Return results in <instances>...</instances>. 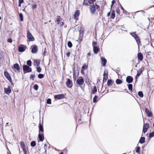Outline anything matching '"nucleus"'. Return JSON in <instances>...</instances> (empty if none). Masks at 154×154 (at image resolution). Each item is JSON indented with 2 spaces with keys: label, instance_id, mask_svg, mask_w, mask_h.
<instances>
[{
  "label": "nucleus",
  "instance_id": "obj_1",
  "mask_svg": "<svg viewBox=\"0 0 154 154\" xmlns=\"http://www.w3.org/2000/svg\"><path fill=\"white\" fill-rule=\"evenodd\" d=\"M88 5L90 6V12L93 14H94L96 9H98L100 7L96 3Z\"/></svg>",
  "mask_w": 154,
  "mask_h": 154
},
{
  "label": "nucleus",
  "instance_id": "obj_2",
  "mask_svg": "<svg viewBox=\"0 0 154 154\" xmlns=\"http://www.w3.org/2000/svg\"><path fill=\"white\" fill-rule=\"evenodd\" d=\"M136 32H133L130 33V35L133 37L135 39L138 45V48H139V46L141 45V42L140 40V38L138 35L135 34Z\"/></svg>",
  "mask_w": 154,
  "mask_h": 154
},
{
  "label": "nucleus",
  "instance_id": "obj_3",
  "mask_svg": "<svg viewBox=\"0 0 154 154\" xmlns=\"http://www.w3.org/2000/svg\"><path fill=\"white\" fill-rule=\"evenodd\" d=\"M23 69L24 73L31 72L32 68L27 65H24L23 66Z\"/></svg>",
  "mask_w": 154,
  "mask_h": 154
},
{
  "label": "nucleus",
  "instance_id": "obj_4",
  "mask_svg": "<svg viewBox=\"0 0 154 154\" xmlns=\"http://www.w3.org/2000/svg\"><path fill=\"white\" fill-rule=\"evenodd\" d=\"M76 83L79 85H83L84 82V80L82 77H80L77 79L76 81Z\"/></svg>",
  "mask_w": 154,
  "mask_h": 154
},
{
  "label": "nucleus",
  "instance_id": "obj_5",
  "mask_svg": "<svg viewBox=\"0 0 154 154\" xmlns=\"http://www.w3.org/2000/svg\"><path fill=\"white\" fill-rule=\"evenodd\" d=\"M27 38L30 41H33L35 40L34 38L32 35L31 33L29 31L27 32Z\"/></svg>",
  "mask_w": 154,
  "mask_h": 154
},
{
  "label": "nucleus",
  "instance_id": "obj_6",
  "mask_svg": "<svg viewBox=\"0 0 154 154\" xmlns=\"http://www.w3.org/2000/svg\"><path fill=\"white\" fill-rule=\"evenodd\" d=\"M66 85L67 87L69 88H71L72 86V81L69 79H67V81L66 82Z\"/></svg>",
  "mask_w": 154,
  "mask_h": 154
},
{
  "label": "nucleus",
  "instance_id": "obj_7",
  "mask_svg": "<svg viewBox=\"0 0 154 154\" xmlns=\"http://www.w3.org/2000/svg\"><path fill=\"white\" fill-rule=\"evenodd\" d=\"M64 97L65 95L63 94L56 95L54 96V98L55 100L61 99L64 98Z\"/></svg>",
  "mask_w": 154,
  "mask_h": 154
},
{
  "label": "nucleus",
  "instance_id": "obj_8",
  "mask_svg": "<svg viewBox=\"0 0 154 154\" xmlns=\"http://www.w3.org/2000/svg\"><path fill=\"white\" fill-rule=\"evenodd\" d=\"M26 48V47L25 45H21L19 46L18 50L20 52H23L25 50Z\"/></svg>",
  "mask_w": 154,
  "mask_h": 154
},
{
  "label": "nucleus",
  "instance_id": "obj_9",
  "mask_svg": "<svg viewBox=\"0 0 154 154\" xmlns=\"http://www.w3.org/2000/svg\"><path fill=\"white\" fill-rule=\"evenodd\" d=\"M4 74L5 76L8 80L10 82H11L12 79L9 73L7 71H5L4 72Z\"/></svg>",
  "mask_w": 154,
  "mask_h": 154
},
{
  "label": "nucleus",
  "instance_id": "obj_10",
  "mask_svg": "<svg viewBox=\"0 0 154 154\" xmlns=\"http://www.w3.org/2000/svg\"><path fill=\"white\" fill-rule=\"evenodd\" d=\"M149 127V125L147 123H146L143 125V132L145 133L147 131Z\"/></svg>",
  "mask_w": 154,
  "mask_h": 154
},
{
  "label": "nucleus",
  "instance_id": "obj_11",
  "mask_svg": "<svg viewBox=\"0 0 154 154\" xmlns=\"http://www.w3.org/2000/svg\"><path fill=\"white\" fill-rule=\"evenodd\" d=\"M133 81V78L131 76H128L126 78V82L128 83H132Z\"/></svg>",
  "mask_w": 154,
  "mask_h": 154
},
{
  "label": "nucleus",
  "instance_id": "obj_12",
  "mask_svg": "<svg viewBox=\"0 0 154 154\" xmlns=\"http://www.w3.org/2000/svg\"><path fill=\"white\" fill-rule=\"evenodd\" d=\"M32 48L31 50V52L33 53H36L38 50L37 46L35 45H34L32 46Z\"/></svg>",
  "mask_w": 154,
  "mask_h": 154
},
{
  "label": "nucleus",
  "instance_id": "obj_13",
  "mask_svg": "<svg viewBox=\"0 0 154 154\" xmlns=\"http://www.w3.org/2000/svg\"><path fill=\"white\" fill-rule=\"evenodd\" d=\"M4 89L5 93L7 94H9L11 92V87L10 86H8L7 88H5Z\"/></svg>",
  "mask_w": 154,
  "mask_h": 154
},
{
  "label": "nucleus",
  "instance_id": "obj_14",
  "mask_svg": "<svg viewBox=\"0 0 154 154\" xmlns=\"http://www.w3.org/2000/svg\"><path fill=\"white\" fill-rule=\"evenodd\" d=\"M38 137L39 140L41 142H42L44 139L43 133H39Z\"/></svg>",
  "mask_w": 154,
  "mask_h": 154
},
{
  "label": "nucleus",
  "instance_id": "obj_15",
  "mask_svg": "<svg viewBox=\"0 0 154 154\" xmlns=\"http://www.w3.org/2000/svg\"><path fill=\"white\" fill-rule=\"evenodd\" d=\"M145 111L148 117H151L152 116V114L151 111L147 108H146Z\"/></svg>",
  "mask_w": 154,
  "mask_h": 154
},
{
  "label": "nucleus",
  "instance_id": "obj_16",
  "mask_svg": "<svg viewBox=\"0 0 154 154\" xmlns=\"http://www.w3.org/2000/svg\"><path fill=\"white\" fill-rule=\"evenodd\" d=\"M108 72L107 70L105 69L104 70L103 74V79H106L107 80L108 77Z\"/></svg>",
  "mask_w": 154,
  "mask_h": 154
},
{
  "label": "nucleus",
  "instance_id": "obj_17",
  "mask_svg": "<svg viewBox=\"0 0 154 154\" xmlns=\"http://www.w3.org/2000/svg\"><path fill=\"white\" fill-rule=\"evenodd\" d=\"M142 68L139 69L137 71V73L136 75L135 76V79L137 80V79L138 77L140 76V75L141 74L142 72Z\"/></svg>",
  "mask_w": 154,
  "mask_h": 154
},
{
  "label": "nucleus",
  "instance_id": "obj_18",
  "mask_svg": "<svg viewBox=\"0 0 154 154\" xmlns=\"http://www.w3.org/2000/svg\"><path fill=\"white\" fill-rule=\"evenodd\" d=\"M39 133H43L44 132V129L43 125H42L41 123H40L39 124Z\"/></svg>",
  "mask_w": 154,
  "mask_h": 154
},
{
  "label": "nucleus",
  "instance_id": "obj_19",
  "mask_svg": "<svg viewBox=\"0 0 154 154\" xmlns=\"http://www.w3.org/2000/svg\"><path fill=\"white\" fill-rule=\"evenodd\" d=\"M93 51L94 54H97L99 51V48L97 46H94L93 47Z\"/></svg>",
  "mask_w": 154,
  "mask_h": 154
},
{
  "label": "nucleus",
  "instance_id": "obj_20",
  "mask_svg": "<svg viewBox=\"0 0 154 154\" xmlns=\"http://www.w3.org/2000/svg\"><path fill=\"white\" fill-rule=\"evenodd\" d=\"M137 57L138 60L140 61L142 60L143 58V55L141 53H138L137 54Z\"/></svg>",
  "mask_w": 154,
  "mask_h": 154
},
{
  "label": "nucleus",
  "instance_id": "obj_21",
  "mask_svg": "<svg viewBox=\"0 0 154 154\" xmlns=\"http://www.w3.org/2000/svg\"><path fill=\"white\" fill-rule=\"evenodd\" d=\"M101 59L102 60L103 63V66H105L106 65L107 61L106 59L103 57H101Z\"/></svg>",
  "mask_w": 154,
  "mask_h": 154
},
{
  "label": "nucleus",
  "instance_id": "obj_22",
  "mask_svg": "<svg viewBox=\"0 0 154 154\" xmlns=\"http://www.w3.org/2000/svg\"><path fill=\"white\" fill-rule=\"evenodd\" d=\"M81 116L80 114H76L75 116V119L76 121L81 120Z\"/></svg>",
  "mask_w": 154,
  "mask_h": 154
},
{
  "label": "nucleus",
  "instance_id": "obj_23",
  "mask_svg": "<svg viewBox=\"0 0 154 154\" xmlns=\"http://www.w3.org/2000/svg\"><path fill=\"white\" fill-rule=\"evenodd\" d=\"M113 82L112 80V79H109L107 81V84L108 86H110L112 85L113 84Z\"/></svg>",
  "mask_w": 154,
  "mask_h": 154
},
{
  "label": "nucleus",
  "instance_id": "obj_24",
  "mask_svg": "<svg viewBox=\"0 0 154 154\" xmlns=\"http://www.w3.org/2000/svg\"><path fill=\"white\" fill-rule=\"evenodd\" d=\"M14 68L18 71L20 70V66L17 63H15L14 65Z\"/></svg>",
  "mask_w": 154,
  "mask_h": 154
},
{
  "label": "nucleus",
  "instance_id": "obj_25",
  "mask_svg": "<svg viewBox=\"0 0 154 154\" xmlns=\"http://www.w3.org/2000/svg\"><path fill=\"white\" fill-rule=\"evenodd\" d=\"M145 142V138L144 137H141L140 138L139 142L141 144L144 143Z\"/></svg>",
  "mask_w": 154,
  "mask_h": 154
},
{
  "label": "nucleus",
  "instance_id": "obj_26",
  "mask_svg": "<svg viewBox=\"0 0 154 154\" xmlns=\"http://www.w3.org/2000/svg\"><path fill=\"white\" fill-rule=\"evenodd\" d=\"M97 91V87L96 86H94L93 89L91 91V94H95Z\"/></svg>",
  "mask_w": 154,
  "mask_h": 154
},
{
  "label": "nucleus",
  "instance_id": "obj_27",
  "mask_svg": "<svg viewBox=\"0 0 154 154\" xmlns=\"http://www.w3.org/2000/svg\"><path fill=\"white\" fill-rule=\"evenodd\" d=\"M79 14L80 11L79 10L76 11L74 15V17L76 18L77 17L79 16Z\"/></svg>",
  "mask_w": 154,
  "mask_h": 154
},
{
  "label": "nucleus",
  "instance_id": "obj_28",
  "mask_svg": "<svg viewBox=\"0 0 154 154\" xmlns=\"http://www.w3.org/2000/svg\"><path fill=\"white\" fill-rule=\"evenodd\" d=\"M115 17V11L114 10H113L112 12V14L110 18L111 19H114Z\"/></svg>",
  "mask_w": 154,
  "mask_h": 154
},
{
  "label": "nucleus",
  "instance_id": "obj_29",
  "mask_svg": "<svg viewBox=\"0 0 154 154\" xmlns=\"http://www.w3.org/2000/svg\"><path fill=\"white\" fill-rule=\"evenodd\" d=\"M116 82L117 84L119 85L122 82V81L121 79H118L116 80Z\"/></svg>",
  "mask_w": 154,
  "mask_h": 154
},
{
  "label": "nucleus",
  "instance_id": "obj_30",
  "mask_svg": "<svg viewBox=\"0 0 154 154\" xmlns=\"http://www.w3.org/2000/svg\"><path fill=\"white\" fill-rule=\"evenodd\" d=\"M32 62L30 60H28L27 61L26 64L29 66H32Z\"/></svg>",
  "mask_w": 154,
  "mask_h": 154
},
{
  "label": "nucleus",
  "instance_id": "obj_31",
  "mask_svg": "<svg viewBox=\"0 0 154 154\" xmlns=\"http://www.w3.org/2000/svg\"><path fill=\"white\" fill-rule=\"evenodd\" d=\"M19 17L20 18V21H22L23 20V16L22 13H20L19 14Z\"/></svg>",
  "mask_w": 154,
  "mask_h": 154
},
{
  "label": "nucleus",
  "instance_id": "obj_32",
  "mask_svg": "<svg viewBox=\"0 0 154 154\" xmlns=\"http://www.w3.org/2000/svg\"><path fill=\"white\" fill-rule=\"evenodd\" d=\"M34 62L36 64L37 66H38L40 64V61L38 60H35Z\"/></svg>",
  "mask_w": 154,
  "mask_h": 154
},
{
  "label": "nucleus",
  "instance_id": "obj_33",
  "mask_svg": "<svg viewBox=\"0 0 154 154\" xmlns=\"http://www.w3.org/2000/svg\"><path fill=\"white\" fill-rule=\"evenodd\" d=\"M128 89L130 91H132L133 89V85L132 84H130L128 85Z\"/></svg>",
  "mask_w": 154,
  "mask_h": 154
},
{
  "label": "nucleus",
  "instance_id": "obj_34",
  "mask_svg": "<svg viewBox=\"0 0 154 154\" xmlns=\"http://www.w3.org/2000/svg\"><path fill=\"white\" fill-rule=\"evenodd\" d=\"M138 95L141 98L143 97V93L141 91H139L138 92Z\"/></svg>",
  "mask_w": 154,
  "mask_h": 154
},
{
  "label": "nucleus",
  "instance_id": "obj_35",
  "mask_svg": "<svg viewBox=\"0 0 154 154\" xmlns=\"http://www.w3.org/2000/svg\"><path fill=\"white\" fill-rule=\"evenodd\" d=\"M98 98V96L96 95H95L93 99V102L94 103H95L97 102V100Z\"/></svg>",
  "mask_w": 154,
  "mask_h": 154
},
{
  "label": "nucleus",
  "instance_id": "obj_36",
  "mask_svg": "<svg viewBox=\"0 0 154 154\" xmlns=\"http://www.w3.org/2000/svg\"><path fill=\"white\" fill-rule=\"evenodd\" d=\"M30 145L32 147H34L36 145L35 142L34 141H32L30 143Z\"/></svg>",
  "mask_w": 154,
  "mask_h": 154
},
{
  "label": "nucleus",
  "instance_id": "obj_37",
  "mask_svg": "<svg viewBox=\"0 0 154 154\" xmlns=\"http://www.w3.org/2000/svg\"><path fill=\"white\" fill-rule=\"evenodd\" d=\"M120 8L122 9V10L123 11V13H125V14H127V12L125 10V9L124 8L122 7L121 5L120 4Z\"/></svg>",
  "mask_w": 154,
  "mask_h": 154
},
{
  "label": "nucleus",
  "instance_id": "obj_38",
  "mask_svg": "<svg viewBox=\"0 0 154 154\" xmlns=\"http://www.w3.org/2000/svg\"><path fill=\"white\" fill-rule=\"evenodd\" d=\"M67 45L68 47L69 48H71L72 46V43L70 41H69L68 42Z\"/></svg>",
  "mask_w": 154,
  "mask_h": 154
},
{
  "label": "nucleus",
  "instance_id": "obj_39",
  "mask_svg": "<svg viewBox=\"0 0 154 154\" xmlns=\"http://www.w3.org/2000/svg\"><path fill=\"white\" fill-rule=\"evenodd\" d=\"M61 18L60 16H57V18L56 19V21L57 22V24H59L60 22V19Z\"/></svg>",
  "mask_w": 154,
  "mask_h": 154
},
{
  "label": "nucleus",
  "instance_id": "obj_40",
  "mask_svg": "<svg viewBox=\"0 0 154 154\" xmlns=\"http://www.w3.org/2000/svg\"><path fill=\"white\" fill-rule=\"evenodd\" d=\"M20 145L22 149L25 148V144L23 141H21L20 142Z\"/></svg>",
  "mask_w": 154,
  "mask_h": 154
},
{
  "label": "nucleus",
  "instance_id": "obj_41",
  "mask_svg": "<svg viewBox=\"0 0 154 154\" xmlns=\"http://www.w3.org/2000/svg\"><path fill=\"white\" fill-rule=\"evenodd\" d=\"M88 5L92 4V3L94 4V2L96 1V0H88Z\"/></svg>",
  "mask_w": 154,
  "mask_h": 154
},
{
  "label": "nucleus",
  "instance_id": "obj_42",
  "mask_svg": "<svg viewBox=\"0 0 154 154\" xmlns=\"http://www.w3.org/2000/svg\"><path fill=\"white\" fill-rule=\"evenodd\" d=\"M140 147L138 146L136 147V152L137 153H139L140 151Z\"/></svg>",
  "mask_w": 154,
  "mask_h": 154
},
{
  "label": "nucleus",
  "instance_id": "obj_43",
  "mask_svg": "<svg viewBox=\"0 0 154 154\" xmlns=\"http://www.w3.org/2000/svg\"><path fill=\"white\" fill-rule=\"evenodd\" d=\"M83 5L89 6L88 1V0H84Z\"/></svg>",
  "mask_w": 154,
  "mask_h": 154
},
{
  "label": "nucleus",
  "instance_id": "obj_44",
  "mask_svg": "<svg viewBox=\"0 0 154 154\" xmlns=\"http://www.w3.org/2000/svg\"><path fill=\"white\" fill-rule=\"evenodd\" d=\"M44 76V75L42 74H39L38 75V78L40 79L43 78Z\"/></svg>",
  "mask_w": 154,
  "mask_h": 154
},
{
  "label": "nucleus",
  "instance_id": "obj_45",
  "mask_svg": "<svg viewBox=\"0 0 154 154\" xmlns=\"http://www.w3.org/2000/svg\"><path fill=\"white\" fill-rule=\"evenodd\" d=\"M37 71L38 72H40L41 71L42 69L40 66H38L36 67Z\"/></svg>",
  "mask_w": 154,
  "mask_h": 154
},
{
  "label": "nucleus",
  "instance_id": "obj_46",
  "mask_svg": "<svg viewBox=\"0 0 154 154\" xmlns=\"http://www.w3.org/2000/svg\"><path fill=\"white\" fill-rule=\"evenodd\" d=\"M38 86L37 84H35V85L33 87V88L35 89V90H37L38 89Z\"/></svg>",
  "mask_w": 154,
  "mask_h": 154
},
{
  "label": "nucleus",
  "instance_id": "obj_47",
  "mask_svg": "<svg viewBox=\"0 0 154 154\" xmlns=\"http://www.w3.org/2000/svg\"><path fill=\"white\" fill-rule=\"evenodd\" d=\"M35 76V74L31 75L30 76V79L33 80H34Z\"/></svg>",
  "mask_w": 154,
  "mask_h": 154
},
{
  "label": "nucleus",
  "instance_id": "obj_48",
  "mask_svg": "<svg viewBox=\"0 0 154 154\" xmlns=\"http://www.w3.org/2000/svg\"><path fill=\"white\" fill-rule=\"evenodd\" d=\"M47 103L48 104H51V99L50 98H48L47 100Z\"/></svg>",
  "mask_w": 154,
  "mask_h": 154
},
{
  "label": "nucleus",
  "instance_id": "obj_49",
  "mask_svg": "<svg viewBox=\"0 0 154 154\" xmlns=\"http://www.w3.org/2000/svg\"><path fill=\"white\" fill-rule=\"evenodd\" d=\"M149 137H152L154 136V132H152L151 133H150L149 134Z\"/></svg>",
  "mask_w": 154,
  "mask_h": 154
},
{
  "label": "nucleus",
  "instance_id": "obj_50",
  "mask_svg": "<svg viewBox=\"0 0 154 154\" xmlns=\"http://www.w3.org/2000/svg\"><path fill=\"white\" fill-rule=\"evenodd\" d=\"M97 42L93 41L92 43L93 47L96 46V45H97Z\"/></svg>",
  "mask_w": 154,
  "mask_h": 154
},
{
  "label": "nucleus",
  "instance_id": "obj_51",
  "mask_svg": "<svg viewBox=\"0 0 154 154\" xmlns=\"http://www.w3.org/2000/svg\"><path fill=\"white\" fill-rule=\"evenodd\" d=\"M116 13L118 14H119L120 13V11L119 8H117L116 9Z\"/></svg>",
  "mask_w": 154,
  "mask_h": 154
},
{
  "label": "nucleus",
  "instance_id": "obj_52",
  "mask_svg": "<svg viewBox=\"0 0 154 154\" xmlns=\"http://www.w3.org/2000/svg\"><path fill=\"white\" fill-rule=\"evenodd\" d=\"M23 151L24 152V154H27V152L26 149L25 148H23L22 149Z\"/></svg>",
  "mask_w": 154,
  "mask_h": 154
},
{
  "label": "nucleus",
  "instance_id": "obj_53",
  "mask_svg": "<svg viewBox=\"0 0 154 154\" xmlns=\"http://www.w3.org/2000/svg\"><path fill=\"white\" fill-rule=\"evenodd\" d=\"M121 27L122 28L121 29V30H124V31H125L126 32H127V30H125V28L124 26H123L122 25H121Z\"/></svg>",
  "mask_w": 154,
  "mask_h": 154
},
{
  "label": "nucleus",
  "instance_id": "obj_54",
  "mask_svg": "<svg viewBox=\"0 0 154 154\" xmlns=\"http://www.w3.org/2000/svg\"><path fill=\"white\" fill-rule=\"evenodd\" d=\"M37 5L36 4H33L32 5V9H35L37 8Z\"/></svg>",
  "mask_w": 154,
  "mask_h": 154
},
{
  "label": "nucleus",
  "instance_id": "obj_55",
  "mask_svg": "<svg viewBox=\"0 0 154 154\" xmlns=\"http://www.w3.org/2000/svg\"><path fill=\"white\" fill-rule=\"evenodd\" d=\"M7 42L9 43H11L12 42V39L11 38H9L7 40Z\"/></svg>",
  "mask_w": 154,
  "mask_h": 154
},
{
  "label": "nucleus",
  "instance_id": "obj_56",
  "mask_svg": "<svg viewBox=\"0 0 154 154\" xmlns=\"http://www.w3.org/2000/svg\"><path fill=\"white\" fill-rule=\"evenodd\" d=\"M88 67V66H87L85 64V65H83V66H82V68L84 69H86Z\"/></svg>",
  "mask_w": 154,
  "mask_h": 154
},
{
  "label": "nucleus",
  "instance_id": "obj_57",
  "mask_svg": "<svg viewBox=\"0 0 154 154\" xmlns=\"http://www.w3.org/2000/svg\"><path fill=\"white\" fill-rule=\"evenodd\" d=\"M70 52H67L66 54V56L68 57H69V56H70Z\"/></svg>",
  "mask_w": 154,
  "mask_h": 154
},
{
  "label": "nucleus",
  "instance_id": "obj_58",
  "mask_svg": "<svg viewBox=\"0 0 154 154\" xmlns=\"http://www.w3.org/2000/svg\"><path fill=\"white\" fill-rule=\"evenodd\" d=\"M142 12V13L143 14V15H145L144 14L145 13V12L143 11V10H141V11H137L136 12V13H138V12Z\"/></svg>",
  "mask_w": 154,
  "mask_h": 154
},
{
  "label": "nucleus",
  "instance_id": "obj_59",
  "mask_svg": "<svg viewBox=\"0 0 154 154\" xmlns=\"http://www.w3.org/2000/svg\"><path fill=\"white\" fill-rule=\"evenodd\" d=\"M73 80L74 81H75L76 80V75L75 74H73Z\"/></svg>",
  "mask_w": 154,
  "mask_h": 154
},
{
  "label": "nucleus",
  "instance_id": "obj_60",
  "mask_svg": "<svg viewBox=\"0 0 154 154\" xmlns=\"http://www.w3.org/2000/svg\"><path fill=\"white\" fill-rule=\"evenodd\" d=\"M111 11L110 10V12H109L107 14V17H109V16L110 15V13H111Z\"/></svg>",
  "mask_w": 154,
  "mask_h": 154
},
{
  "label": "nucleus",
  "instance_id": "obj_61",
  "mask_svg": "<svg viewBox=\"0 0 154 154\" xmlns=\"http://www.w3.org/2000/svg\"><path fill=\"white\" fill-rule=\"evenodd\" d=\"M46 52V48H45V49L43 53V55L44 56H45Z\"/></svg>",
  "mask_w": 154,
  "mask_h": 154
},
{
  "label": "nucleus",
  "instance_id": "obj_62",
  "mask_svg": "<svg viewBox=\"0 0 154 154\" xmlns=\"http://www.w3.org/2000/svg\"><path fill=\"white\" fill-rule=\"evenodd\" d=\"M115 0H112V4H112V5H114V4L115 3Z\"/></svg>",
  "mask_w": 154,
  "mask_h": 154
},
{
  "label": "nucleus",
  "instance_id": "obj_63",
  "mask_svg": "<svg viewBox=\"0 0 154 154\" xmlns=\"http://www.w3.org/2000/svg\"><path fill=\"white\" fill-rule=\"evenodd\" d=\"M24 2L23 0H19L18 2L23 3Z\"/></svg>",
  "mask_w": 154,
  "mask_h": 154
},
{
  "label": "nucleus",
  "instance_id": "obj_64",
  "mask_svg": "<svg viewBox=\"0 0 154 154\" xmlns=\"http://www.w3.org/2000/svg\"><path fill=\"white\" fill-rule=\"evenodd\" d=\"M22 3L18 2V6L19 7H20Z\"/></svg>",
  "mask_w": 154,
  "mask_h": 154
}]
</instances>
